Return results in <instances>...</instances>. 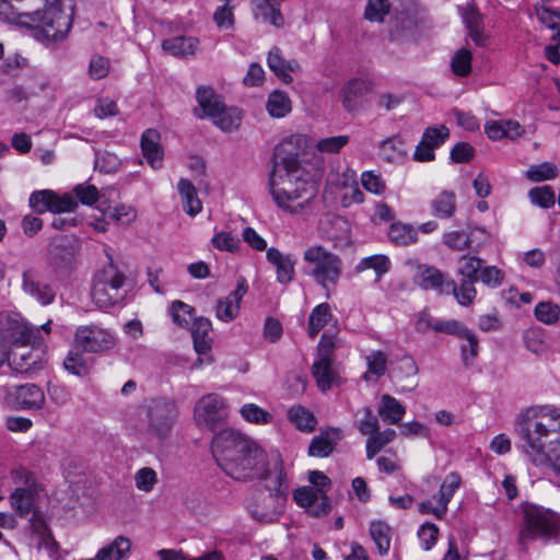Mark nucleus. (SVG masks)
I'll list each match as a JSON object with an SVG mask.
<instances>
[{
    "mask_svg": "<svg viewBox=\"0 0 560 560\" xmlns=\"http://www.w3.org/2000/svg\"><path fill=\"white\" fill-rule=\"evenodd\" d=\"M307 148V137L294 133L284 138L275 149L269 187L279 208L298 212L316 195L310 172L300 161Z\"/></svg>",
    "mask_w": 560,
    "mask_h": 560,
    "instance_id": "obj_1",
    "label": "nucleus"
},
{
    "mask_svg": "<svg viewBox=\"0 0 560 560\" xmlns=\"http://www.w3.org/2000/svg\"><path fill=\"white\" fill-rule=\"evenodd\" d=\"M514 431L522 441V450L535 466L547 467L560 457V409L533 406L515 418Z\"/></svg>",
    "mask_w": 560,
    "mask_h": 560,
    "instance_id": "obj_2",
    "label": "nucleus"
},
{
    "mask_svg": "<svg viewBox=\"0 0 560 560\" xmlns=\"http://www.w3.org/2000/svg\"><path fill=\"white\" fill-rule=\"evenodd\" d=\"M62 0H0V20L34 30L38 40L57 42L72 26V13Z\"/></svg>",
    "mask_w": 560,
    "mask_h": 560,
    "instance_id": "obj_3",
    "label": "nucleus"
},
{
    "mask_svg": "<svg viewBox=\"0 0 560 560\" xmlns=\"http://www.w3.org/2000/svg\"><path fill=\"white\" fill-rule=\"evenodd\" d=\"M275 477L267 480V494H261L249 508L252 517L260 523L269 524L278 521L283 514L288 500L289 483L287 474L283 470L282 459L273 463Z\"/></svg>",
    "mask_w": 560,
    "mask_h": 560,
    "instance_id": "obj_4",
    "label": "nucleus"
},
{
    "mask_svg": "<svg viewBox=\"0 0 560 560\" xmlns=\"http://www.w3.org/2000/svg\"><path fill=\"white\" fill-rule=\"evenodd\" d=\"M306 273L324 290L335 288L343 270L340 256L319 244L308 246L303 253Z\"/></svg>",
    "mask_w": 560,
    "mask_h": 560,
    "instance_id": "obj_5",
    "label": "nucleus"
},
{
    "mask_svg": "<svg viewBox=\"0 0 560 560\" xmlns=\"http://www.w3.org/2000/svg\"><path fill=\"white\" fill-rule=\"evenodd\" d=\"M556 514L541 506L528 504L523 509V524L518 535V546L522 551L528 550L529 542L541 540L544 544L558 537Z\"/></svg>",
    "mask_w": 560,
    "mask_h": 560,
    "instance_id": "obj_6",
    "label": "nucleus"
},
{
    "mask_svg": "<svg viewBox=\"0 0 560 560\" xmlns=\"http://www.w3.org/2000/svg\"><path fill=\"white\" fill-rule=\"evenodd\" d=\"M125 273L112 261L95 273L91 290L93 303L98 308H109L124 301Z\"/></svg>",
    "mask_w": 560,
    "mask_h": 560,
    "instance_id": "obj_7",
    "label": "nucleus"
},
{
    "mask_svg": "<svg viewBox=\"0 0 560 560\" xmlns=\"http://www.w3.org/2000/svg\"><path fill=\"white\" fill-rule=\"evenodd\" d=\"M253 440L238 431L226 429L217 433L211 442V452L220 468L225 472L231 470L238 475L234 462L240 459L244 452L250 451Z\"/></svg>",
    "mask_w": 560,
    "mask_h": 560,
    "instance_id": "obj_8",
    "label": "nucleus"
},
{
    "mask_svg": "<svg viewBox=\"0 0 560 560\" xmlns=\"http://www.w3.org/2000/svg\"><path fill=\"white\" fill-rule=\"evenodd\" d=\"M276 459H281L280 455L276 454L268 458L267 454L254 441L252 442L250 451L244 452L240 459L234 462V466L240 470L236 475L231 470L225 474L235 480H250L254 478L269 480L275 477L273 463Z\"/></svg>",
    "mask_w": 560,
    "mask_h": 560,
    "instance_id": "obj_9",
    "label": "nucleus"
},
{
    "mask_svg": "<svg viewBox=\"0 0 560 560\" xmlns=\"http://www.w3.org/2000/svg\"><path fill=\"white\" fill-rule=\"evenodd\" d=\"M177 416L178 409L174 400L163 397L151 399L147 406L148 432L159 440L165 439Z\"/></svg>",
    "mask_w": 560,
    "mask_h": 560,
    "instance_id": "obj_10",
    "label": "nucleus"
},
{
    "mask_svg": "<svg viewBox=\"0 0 560 560\" xmlns=\"http://www.w3.org/2000/svg\"><path fill=\"white\" fill-rule=\"evenodd\" d=\"M7 361L13 371L22 374H33L43 370L47 362L43 340H38L36 345L13 348Z\"/></svg>",
    "mask_w": 560,
    "mask_h": 560,
    "instance_id": "obj_11",
    "label": "nucleus"
},
{
    "mask_svg": "<svg viewBox=\"0 0 560 560\" xmlns=\"http://www.w3.org/2000/svg\"><path fill=\"white\" fill-rule=\"evenodd\" d=\"M228 418V406L218 394L202 396L195 406V420L198 425L214 431Z\"/></svg>",
    "mask_w": 560,
    "mask_h": 560,
    "instance_id": "obj_12",
    "label": "nucleus"
},
{
    "mask_svg": "<svg viewBox=\"0 0 560 560\" xmlns=\"http://www.w3.org/2000/svg\"><path fill=\"white\" fill-rule=\"evenodd\" d=\"M75 347L84 352H101L113 348V335L96 325L80 326L74 334Z\"/></svg>",
    "mask_w": 560,
    "mask_h": 560,
    "instance_id": "obj_13",
    "label": "nucleus"
},
{
    "mask_svg": "<svg viewBox=\"0 0 560 560\" xmlns=\"http://www.w3.org/2000/svg\"><path fill=\"white\" fill-rule=\"evenodd\" d=\"M30 205L38 213H63L73 212L78 207V200L70 194L59 196L51 190H39L31 195Z\"/></svg>",
    "mask_w": 560,
    "mask_h": 560,
    "instance_id": "obj_14",
    "label": "nucleus"
},
{
    "mask_svg": "<svg viewBox=\"0 0 560 560\" xmlns=\"http://www.w3.org/2000/svg\"><path fill=\"white\" fill-rule=\"evenodd\" d=\"M3 328L9 342L14 347L36 345L42 340L39 330L28 325L19 315L8 316L3 320Z\"/></svg>",
    "mask_w": 560,
    "mask_h": 560,
    "instance_id": "obj_15",
    "label": "nucleus"
},
{
    "mask_svg": "<svg viewBox=\"0 0 560 560\" xmlns=\"http://www.w3.org/2000/svg\"><path fill=\"white\" fill-rule=\"evenodd\" d=\"M420 20L409 12L396 15L389 36L395 42H417L421 36Z\"/></svg>",
    "mask_w": 560,
    "mask_h": 560,
    "instance_id": "obj_16",
    "label": "nucleus"
},
{
    "mask_svg": "<svg viewBox=\"0 0 560 560\" xmlns=\"http://www.w3.org/2000/svg\"><path fill=\"white\" fill-rule=\"evenodd\" d=\"M248 290L245 278L237 280V285L228 296L220 299L217 303L215 315L217 318L230 323L237 317L241 307V301Z\"/></svg>",
    "mask_w": 560,
    "mask_h": 560,
    "instance_id": "obj_17",
    "label": "nucleus"
},
{
    "mask_svg": "<svg viewBox=\"0 0 560 560\" xmlns=\"http://www.w3.org/2000/svg\"><path fill=\"white\" fill-rule=\"evenodd\" d=\"M14 407L22 410H37L45 404V394L35 384L20 385L10 394Z\"/></svg>",
    "mask_w": 560,
    "mask_h": 560,
    "instance_id": "obj_18",
    "label": "nucleus"
},
{
    "mask_svg": "<svg viewBox=\"0 0 560 560\" xmlns=\"http://www.w3.org/2000/svg\"><path fill=\"white\" fill-rule=\"evenodd\" d=\"M22 287L25 293L35 298L42 305L52 303L56 295L51 285L42 282L39 273L34 269H28L23 272Z\"/></svg>",
    "mask_w": 560,
    "mask_h": 560,
    "instance_id": "obj_19",
    "label": "nucleus"
},
{
    "mask_svg": "<svg viewBox=\"0 0 560 560\" xmlns=\"http://www.w3.org/2000/svg\"><path fill=\"white\" fill-rule=\"evenodd\" d=\"M267 260L276 267L277 281L288 284L293 281L295 259L291 254H283L276 247H270L266 253Z\"/></svg>",
    "mask_w": 560,
    "mask_h": 560,
    "instance_id": "obj_20",
    "label": "nucleus"
},
{
    "mask_svg": "<svg viewBox=\"0 0 560 560\" xmlns=\"http://www.w3.org/2000/svg\"><path fill=\"white\" fill-rule=\"evenodd\" d=\"M267 63L269 69L287 84L291 83L293 80L291 72L300 70L299 62L295 60L287 61L279 47H272L269 50Z\"/></svg>",
    "mask_w": 560,
    "mask_h": 560,
    "instance_id": "obj_21",
    "label": "nucleus"
},
{
    "mask_svg": "<svg viewBox=\"0 0 560 560\" xmlns=\"http://www.w3.org/2000/svg\"><path fill=\"white\" fill-rule=\"evenodd\" d=\"M141 150L152 168L159 170L163 164V150L160 145V133L154 129H147L141 136Z\"/></svg>",
    "mask_w": 560,
    "mask_h": 560,
    "instance_id": "obj_22",
    "label": "nucleus"
},
{
    "mask_svg": "<svg viewBox=\"0 0 560 560\" xmlns=\"http://www.w3.org/2000/svg\"><path fill=\"white\" fill-rule=\"evenodd\" d=\"M341 439V431L338 429H329L314 436L308 446V455L315 457L329 456L337 443Z\"/></svg>",
    "mask_w": 560,
    "mask_h": 560,
    "instance_id": "obj_23",
    "label": "nucleus"
},
{
    "mask_svg": "<svg viewBox=\"0 0 560 560\" xmlns=\"http://www.w3.org/2000/svg\"><path fill=\"white\" fill-rule=\"evenodd\" d=\"M75 254V248L66 236H56L48 247V258L55 267L68 266Z\"/></svg>",
    "mask_w": 560,
    "mask_h": 560,
    "instance_id": "obj_24",
    "label": "nucleus"
},
{
    "mask_svg": "<svg viewBox=\"0 0 560 560\" xmlns=\"http://www.w3.org/2000/svg\"><path fill=\"white\" fill-rule=\"evenodd\" d=\"M417 278L422 289L435 290L440 294H445L446 283L450 280L440 269L428 265L418 267Z\"/></svg>",
    "mask_w": 560,
    "mask_h": 560,
    "instance_id": "obj_25",
    "label": "nucleus"
},
{
    "mask_svg": "<svg viewBox=\"0 0 560 560\" xmlns=\"http://www.w3.org/2000/svg\"><path fill=\"white\" fill-rule=\"evenodd\" d=\"M191 336L194 340V348L198 354H207L211 350L212 339L210 331L212 324L207 317L194 318L191 322Z\"/></svg>",
    "mask_w": 560,
    "mask_h": 560,
    "instance_id": "obj_26",
    "label": "nucleus"
},
{
    "mask_svg": "<svg viewBox=\"0 0 560 560\" xmlns=\"http://www.w3.org/2000/svg\"><path fill=\"white\" fill-rule=\"evenodd\" d=\"M162 48L174 57H192L198 51L199 40L196 37L176 36L163 40Z\"/></svg>",
    "mask_w": 560,
    "mask_h": 560,
    "instance_id": "obj_27",
    "label": "nucleus"
},
{
    "mask_svg": "<svg viewBox=\"0 0 560 560\" xmlns=\"http://www.w3.org/2000/svg\"><path fill=\"white\" fill-rule=\"evenodd\" d=\"M462 477L458 472H450L442 482L439 493L435 497L438 500L436 518L441 520L447 512V505L454 497L456 490L460 487Z\"/></svg>",
    "mask_w": 560,
    "mask_h": 560,
    "instance_id": "obj_28",
    "label": "nucleus"
},
{
    "mask_svg": "<svg viewBox=\"0 0 560 560\" xmlns=\"http://www.w3.org/2000/svg\"><path fill=\"white\" fill-rule=\"evenodd\" d=\"M371 83L363 79H352L341 89L342 106L348 112L358 108V98L369 93Z\"/></svg>",
    "mask_w": 560,
    "mask_h": 560,
    "instance_id": "obj_29",
    "label": "nucleus"
},
{
    "mask_svg": "<svg viewBox=\"0 0 560 560\" xmlns=\"http://www.w3.org/2000/svg\"><path fill=\"white\" fill-rule=\"evenodd\" d=\"M462 18L474 43L477 46H483L486 43V36L482 33V15L476 5L468 4L463 9Z\"/></svg>",
    "mask_w": 560,
    "mask_h": 560,
    "instance_id": "obj_30",
    "label": "nucleus"
},
{
    "mask_svg": "<svg viewBox=\"0 0 560 560\" xmlns=\"http://www.w3.org/2000/svg\"><path fill=\"white\" fill-rule=\"evenodd\" d=\"M377 412L384 422L399 424L406 413V408L395 397L384 394Z\"/></svg>",
    "mask_w": 560,
    "mask_h": 560,
    "instance_id": "obj_31",
    "label": "nucleus"
},
{
    "mask_svg": "<svg viewBox=\"0 0 560 560\" xmlns=\"http://www.w3.org/2000/svg\"><path fill=\"white\" fill-rule=\"evenodd\" d=\"M432 214L439 219H450L456 210V195L451 190H443L431 200Z\"/></svg>",
    "mask_w": 560,
    "mask_h": 560,
    "instance_id": "obj_32",
    "label": "nucleus"
},
{
    "mask_svg": "<svg viewBox=\"0 0 560 560\" xmlns=\"http://www.w3.org/2000/svg\"><path fill=\"white\" fill-rule=\"evenodd\" d=\"M331 363V360L317 359L312 365V374L316 380L317 386L323 392L330 389L337 380V374Z\"/></svg>",
    "mask_w": 560,
    "mask_h": 560,
    "instance_id": "obj_33",
    "label": "nucleus"
},
{
    "mask_svg": "<svg viewBox=\"0 0 560 560\" xmlns=\"http://www.w3.org/2000/svg\"><path fill=\"white\" fill-rule=\"evenodd\" d=\"M213 124L225 132L236 130L242 121V114L235 107L226 108L224 104L219 107L218 114L210 116Z\"/></svg>",
    "mask_w": 560,
    "mask_h": 560,
    "instance_id": "obj_34",
    "label": "nucleus"
},
{
    "mask_svg": "<svg viewBox=\"0 0 560 560\" xmlns=\"http://www.w3.org/2000/svg\"><path fill=\"white\" fill-rule=\"evenodd\" d=\"M178 192L183 199V207L186 213L190 217L197 215L201 211L202 205L191 182L182 178L178 182Z\"/></svg>",
    "mask_w": 560,
    "mask_h": 560,
    "instance_id": "obj_35",
    "label": "nucleus"
},
{
    "mask_svg": "<svg viewBox=\"0 0 560 560\" xmlns=\"http://www.w3.org/2000/svg\"><path fill=\"white\" fill-rule=\"evenodd\" d=\"M475 283L471 280H460L457 285L454 280H448L445 288V294L452 293L462 306H468L476 298L477 291Z\"/></svg>",
    "mask_w": 560,
    "mask_h": 560,
    "instance_id": "obj_36",
    "label": "nucleus"
},
{
    "mask_svg": "<svg viewBox=\"0 0 560 560\" xmlns=\"http://www.w3.org/2000/svg\"><path fill=\"white\" fill-rule=\"evenodd\" d=\"M289 420L303 432H313L316 428L317 420L312 411L302 405L292 406L288 410Z\"/></svg>",
    "mask_w": 560,
    "mask_h": 560,
    "instance_id": "obj_37",
    "label": "nucleus"
},
{
    "mask_svg": "<svg viewBox=\"0 0 560 560\" xmlns=\"http://www.w3.org/2000/svg\"><path fill=\"white\" fill-rule=\"evenodd\" d=\"M388 237L397 246H409L418 241V232L412 225L396 222L390 225Z\"/></svg>",
    "mask_w": 560,
    "mask_h": 560,
    "instance_id": "obj_38",
    "label": "nucleus"
},
{
    "mask_svg": "<svg viewBox=\"0 0 560 560\" xmlns=\"http://www.w3.org/2000/svg\"><path fill=\"white\" fill-rule=\"evenodd\" d=\"M266 109L271 117L282 118L292 110V102L287 93L273 91L268 97Z\"/></svg>",
    "mask_w": 560,
    "mask_h": 560,
    "instance_id": "obj_39",
    "label": "nucleus"
},
{
    "mask_svg": "<svg viewBox=\"0 0 560 560\" xmlns=\"http://www.w3.org/2000/svg\"><path fill=\"white\" fill-rule=\"evenodd\" d=\"M390 266L389 258L386 255L378 254L362 258L355 266V271L362 272L372 269L375 271L376 281H380L381 278L389 271Z\"/></svg>",
    "mask_w": 560,
    "mask_h": 560,
    "instance_id": "obj_40",
    "label": "nucleus"
},
{
    "mask_svg": "<svg viewBox=\"0 0 560 560\" xmlns=\"http://www.w3.org/2000/svg\"><path fill=\"white\" fill-rule=\"evenodd\" d=\"M370 535L381 556L387 555L390 548V527L382 521H374L370 525Z\"/></svg>",
    "mask_w": 560,
    "mask_h": 560,
    "instance_id": "obj_41",
    "label": "nucleus"
},
{
    "mask_svg": "<svg viewBox=\"0 0 560 560\" xmlns=\"http://www.w3.org/2000/svg\"><path fill=\"white\" fill-rule=\"evenodd\" d=\"M331 308L328 303H322L313 308L308 318V335L315 338L320 329L331 319Z\"/></svg>",
    "mask_w": 560,
    "mask_h": 560,
    "instance_id": "obj_42",
    "label": "nucleus"
},
{
    "mask_svg": "<svg viewBox=\"0 0 560 560\" xmlns=\"http://www.w3.org/2000/svg\"><path fill=\"white\" fill-rule=\"evenodd\" d=\"M196 97L199 106L208 117L218 114L219 107L223 104L210 86L198 88Z\"/></svg>",
    "mask_w": 560,
    "mask_h": 560,
    "instance_id": "obj_43",
    "label": "nucleus"
},
{
    "mask_svg": "<svg viewBox=\"0 0 560 560\" xmlns=\"http://www.w3.org/2000/svg\"><path fill=\"white\" fill-rule=\"evenodd\" d=\"M396 436V431L386 429L382 432L378 430L372 433L366 441V457L372 459L385 445L390 443Z\"/></svg>",
    "mask_w": 560,
    "mask_h": 560,
    "instance_id": "obj_44",
    "label": "nucleus"
},
{
    "mask_svg": "<svg viewBox=\"0 0 560 560\" xmlns=\"http://www.w3.org/2000/svg\"><path fill=\"white\" fill-rule=\"evenodd\" d=\"M483 260L470 255H463L458 260L457 273L462 280H471L477 282L479 280L478 272L482 267Z\"/></svg>",
    "mask_w": 560,
    "mask_h": 560,
    "instance_id": "obj_45",
    "label": "nucleus"
},
{
    "mask_svg": "<svg viewBox=\"0 0 560 560\" xmlns=\"http://www.w3.org/2000/svg\"><path fill=\"white\" fill-rule=\"evenodd\" d=\"M387 355L381 350H373L366 355L368 371L364 374L365 380H370V375L380 378L387 370Z\"/></svg>",
    "mask_w": 560,
    "mask_h": 560,
    "instance_id": "obj_46",
    "label": "nucleus"
},
{
    "mask_svg": "<svg viewBox=\"0 0 560 560\" xmlns=\"http://www.w3.org/2000/svg\"><path fill=\"white\" fill-rule=\"evenodd\" d=\"M170 314L175 324L187 328L195 318V308L182 301H174L170 306Z\"/></svg>",
    "mask_w": 560,
    "mask_h": 560,
    "instance_id": "obj_47",
    "label": "nucleus"
},
{
    "mask_svg": "<svg viewBox=\"0 0 560 560\" xmlns=\"http://www.w3.org/2000/svg\"><path fill=\"white\" fill-rule=\"evenodd\" d=\"M434 331L460 337H469L474 340V331L456 319L436 320L432 326Z\"/></svg>",
    "mask_w": 560,
    "mask_h": 560,
    "instance_id": "obj_48",
    "label": "nucleus"
},
{
    "mask_svg": "<svg viewBox=\"0 0 560 560\" xmlns=\"http://www.w3.org/2000/svg\"><path fill=\"white\" fill-rule=\"evenodd\" d=\"M558 167L550 162L530 165L526 171V177L530 182H544L553 179L558 176Z\"/></svg>",
    "mask_w": 560,
    "mask_h": 560,
    "instance_id": "obj_49",
    "label": "nucleus"
},
{
    "mask_svg": "<svg viewBox=\"0 0 560 560\" xmlns=\"http://www.w3.org/2000/svg\"><path fill=\"white\" fill-rule=\"evenodd\" d=\"M418 373V366L412 358H402L399 362L397 371H395L396 378L405 377L408 381V385L401 389L409 392L417 386L416 375Z\"/></svg>",
    "mask_w": 560,
    "mask_h": 560,
    "instance_id": "obj_50",
    "label": "nucleus"
},
{
    "mask_svg": "<svg viewBox=\"0 0 560 560\" xmlns=\"http://www.w3.org/2000/svg\"><path fill=\"white\" fill-rule=\"evenodd\" d=\"M11 504L13 509L21 515H27L34 504V497L31 490L25 488H18L11 494Z\"/></svg>",
    "mask_w": 560,
    "mask_h": 560,
    "instance_id": "obj_51",
    "label": "nucleus"
},
{
    "mask_svg": "<svg viewBox=\"0 0 560 560\" xmlns=\"http://www.w3.org/2000/svg\"><path fill=\"white\" fill-rule=\"evenodd\" d=\"M472 55L466 48L458 49L451 60V68L457 77H467L471 72Z\"/></svg>",
    "mask_w": 560,
    "mask_h": 560,
    "instance_id": "obj_52",
    "label": "nucleus"
},
{
    "mask_svg": "<svg viewBox=\"0 0 560 560\" xmlns=\"http://www.w3.org/2000/svg\"><path fill=\"white\" fill-rule=\"evenodd\" d=\"M464 231H451L443 234V243L453 250H465L471 246V234Z\"/></svg>",
    "mask_w": 560,
    "mask_h": 560,
    "instance_id": "obj_53",
    "label": "nucleus"
},
{
    "mask_svg": "<svg viewBox=\"0 0 560 560\" xmlns=\"http://www.w3.org/2000/svg\"><path fill=\"white\" fill-rule=\"evenodd\" d=\"M158 482V472L151 467H142L135 474L136 488L142 492H151Z\"/></svg>",
    "mask_w": 560,
    "mask_h": 560,
    "instance_id": "obj_54",
    "label": "nucleus"
},
{
    "mask_svg": "<svg viewBox=\"0 0 560 560\" xmlns=\"http://www.w3.org/2000/svg\"><path fill=\"white\" fill-rule=\"evenodd\" d=\"M528 197H529L532 203L537 205L545 209L552 207L556 202L555 191L548 185L532 188L528 191Z\"/></svg>",
    "mask_w": 560,
    "mask_h": 560,
    "instance_id": "obj_55",
    "label": "nucleus"
},
{
    "mask_svg": "<svg viewBox=\"0 0 560 560\" xmlns=\"http://www.w3.org/2000/svg\"><path fill=\"white\" fill-rule=\"evenodd\" d=\"M242 417L252 423L267 424L271 422L272 416L255 404H246L240 410Z\"/></svg>",
    "mask_w": 560,
    "mask_h": 560,
    "instance_id": "obj_56",
    "label": "nucleus"
},
{
    "mask_svg": "<svg viewBox=\"0 0 560 560\" xmlns=\"http://www.w3.org/2000/svg\"><path fill=\"white\" fill-rule=\"evenodd\" d=\"M349 136H334L317 141L316 150L320 153L336 154L349 143Z\"/></svg>",
    "mask_w": 560,
    "mask_h": 560,
    "instance_id": "obj_57",
    "label": "nucleus"
},
{
    "mask_svg": "<svg viewBox=\"0 0 560 560\" xmlns=\"http://www.w3.org/2000/svg\"><path fill=\"white\" fill-rule=\"evenodd\" d=\"M388 12V0H369L365 7L364 16L371 22H381Z\"/></svg>",
    "mask_w": 560,
    "mask_h": 560,
    "instance_id": "obj_58",
    "label": "nucleus"
},
{
    "mask_svg": "<svg viewBox=\"0 0 560 560\" xmlns=\"http://www.w3.org/2000/svg\"><path fill=\"white\" fill-rule=\"evenodd\" d=\"M560 308L551 302H540L535 307L536 318L545 324H553L559 319Z\"/></svg>",
    "mask_w": 560,
    "mask_h": 560,
    "instance_id": "obj_59",
    "label": "nucleus"
},
{
    "mask_svg": "<svg viewBox=\"0 0 560 560\" xmlns=\"http://www.w3.org/2000/svg\"><path fill=\"white\" fill-rule=\"evenodd\" d=\"M234 7L230 3H224L217 8L213 13V21L221 30L232 28L234 25Z\"/></svg>",
    "mask_w": 560,
    "mask_h": 560,
    "instance_id": "obj_60",
    "label": "nucleus"
},
{
    "mask_svg": "<svg viewBox=\"0 0 560 560\" xmlns=\"http://www.w3.org/2000/svg\"><path fill=\"white\" fill-rule=\"evenodd\" d=\"M450 131L445 126L429 127L424 130L421 141L436 149L446 141Z\"/></svg>",
    "mask_w": 560,
    "mask_h": 560,
    "instance_id": "obj_61",
    "label": "nucleus"
},
{
    "mask_svg": "<svg viewBox=\"0 0 560 560\" xmlns=\"http://www.w3.org/2000/svg\"><path fill=\"white\" fill-rule=\"evenodd\" d=\"M211 243L219 250L233 253L238 250L241 241L230 232H219L212 237Z\"/></svg>",
    "mask_w": 560,
    "mask_h": 560,
    "instance_id": "obj_62",
    "label": "nucleus"
},
{
    "mask_svg": "<svg viewBox=\"0 0 560 560\" xmlns=\"http://www.w3.org/2000/svg\"><path fill=\"white\" fill-rule=\"evenodd\" d=\"M65 369L74 374V375H83L86 373V363L83 355L78 351H69L68 355L63 361Z\"/></svg>",
    "mask_w": 560,
    "mask_h": 560,
    "instance_id": "obj_63",
    "label": "nucleus"
},
{
    "mask_svg": "<svg viewBox=\"0 0 560 560\" xmlns=\"http://www.w3.org/2000/svg\"><path fill=\"white\" fill-rule=\"evenodd\" d=\"M480 275L478 276L479 280L491 288H497L502 284L504 279V273L502 270L497 268L495 266L481 267Z\"/></svg>",
    "mask_w": 560,
    "mask_h": 560,
    "instance_id": "obj_64",
    "label": "nucleus"
}]
</instances>
